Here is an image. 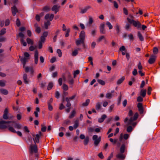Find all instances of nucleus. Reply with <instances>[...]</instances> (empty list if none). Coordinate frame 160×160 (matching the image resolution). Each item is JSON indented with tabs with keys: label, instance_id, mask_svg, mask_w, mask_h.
Wrapping results in <instances>:
<instances>
[{
	"label": "nucleus",
	"instance_id": "obj_1",
	"mask_svg": "<svg viewBox=\"0 0 160 160\" xmlns=\"http://www.w3.org/2000/svg\"><path fill=\"white\" fill-rule=\"evenodd\" d=\"M132 114L133 112L131 110H130L128 112V116L130 117V118L128 123V124L132 125L133 127V128H134L137 124V123L133 122L137 120L138 117V114L137 112H136L134 114V116L132 117Z\"/></svg>",
	"mask_w": 160,
	"mask_h": 160
},
{
	"label": "nucleus",
	"instance_id": "obj_2",
	"mask_svg": "<svg viewBox=\"0 0 160 160\" xmlns=\"http://www.w3.org/2000/svg\"><path fill=\"white\" fill-rule=\"evenodd\" d=\"M38 150L37 145H31L29 148V156L31 157L34 154L35 157L38 156Z\"/></svg>",
	"mask_w": 160,
	"mask_h": 160
},
{
	"label": "nucleus",
	"instance_id": "obj_3",
	"mask_svg": "<svg viewBox=\"0 0 160 160\" xmlns=\"http://www.w3.org/2000/svg\"><path fill=\"white\" fill-rule=\"evenodd\" d=\"M128 22L132 25L137 28L138 29L140 28L141 26V23L138 21H136L133 19H131L128 18H127Z\"/></svg>",
	"mask_w": 160,
	"mask_h": 160
},
{
	"label": "nucleus",
	"instance_id": "obj_4",
	"mask_svg": "<svg viewBox=\"0 0 160 160\" xmlns=\"http://www.w3.org/2000/svg\"><path fill=\"white\" fill-rule=\"evenodd\" d=\"M13 122H5L3 120L0 121V129H4L7 128H8L9 126H10L9 124H12Z\"/></svg>",
	"mask_w": 160,
	"mask_h": 160
},
{
	"label": "nucleus",
	"instance_id": "obj_5",
	"mask_svg": "<svg viewBox=\"0 0 160 160\" xmlns=\"http://www.w3.org/2000/svg\"><path fill=\"white\" fill-rule=\"evenodd\" d=\"M41 135V132H39L38 134H37L36 135H32V136L34 138H33L34 142L35 143H38L39 142V139Z\"/></svg>",
	"mask_w": 160,
	"mask_h": 160
},
{
	"label": "nucleus",
	"instance_id": "obj_6",
	"mask_svg": "<svg viewBox=\"0 0 160 160\" xmlns=\"http://www.w3.org/2000/svg\"><path fill=\"white\" fill-rule=\"evenodd\" d=\"M92 139L94 141V144L95 145L97 146L101 141V137L98 138L97 135H94L92 137Z\"/></svg>",
	"mask_w": 160,
	"mask_h": 160
},
{
	"label": "nucleus",
	"instance_id": "obj_7",
	"mask_svg": "<svg viewBox=\"0 0 160 160\" xmlns=\"http://www.w3.org/2000/svg\"><path fill=\"white\" fill-rule=\"evenodd\" d=\"M14 122L13 123V124H9V125H10V127H12V126H14V127L16 128H17L18 129H20L22 127V125L19 123H16L15 121H9V122Z\"/></svg>",
	"mask_w": 160,
	"mask_h": 160
},
{
	"label": "nucleus",
	"instance_id": "obj_8",
	"mask_svg": "<svg viewBox=\"0 0 160 160\" xmlns=\"http://www.w3.org/2000/svg\"><path fill=\"white\" fill-rule=\"evenodd\" d=\"M100 32L101 34H104L106 33V30L105 28V24L103 23H101L99 27Z\"/></svg>",
	"mask_w": 160,
	"mask_h": 160
},
{
	"label": "nucleus",
	"instance_id": "obj_9",
	"mask_svg": "<svg viewBox=\"0 0 160 160\" xmlns=\"http://www.w3.org/2000/svg\"><path fill=\"white\" fill-rule=\"evenodd\" d=\"M71 76V74L70 72L68 71L66 72L64 74L62 75L63 78H60L58 80H62L63 79L64 80L66 79V78H70Z\"/></svg>",
	"mask_w": 160,
	"mask_h": 160
},
{
	"label": "nucleus",
	"instance_id": "obj_10",
	"mask_svg": "<svg viewBox=\"0 0 160 160\" xmlns=\"http://www.w3.org/2000/svg\"><path fill=\"white\" fill-rule=\"evenodd\" d=\"M156 57L154 55H152L149 59L148 60V62L150 64H152L156 60Z\"/></svg>",
	"mask_w": 160,
	"mask_h": 160
},
{
	"label": "nucleus",
	"instance_id": "obj_11",
	"mask_svg": "<svg viewBox=\"0 0 160 160\" xmlns=\"http://www.w3.org/2000/svg\"><path fill=\"white\" fill-rule=\"evenodd\" d=\"M8 130L13 132L14 133H17V134L20 136H22V133L20 132V131H18L16 132V131L12 127H11L9 126V127L8 128Z\"/></svg>",
	"mask_w": 160,
	"mask_h": 160
},
{
	"label": "nucleus",
	"instance_id": "obj_12",
	"mask_svg": "<svg viewBox=\"0 0 160 160\" xmlns=\"http://www.w3.org/2000/svg\"><path fill=\"white\" fill-rule=\"evenodd\" d=\"M129 135L128 134H125L123 135L122 134H121L119 138V140L120 141H121L123 138L124 139L127 140L129 138Z\"/></svg>",
	"mask_w": 160,
	"mask_h": 160
},
{
	"label": "nucleus",
	"instance_id": "obj_13",
	"mask_svg": "<svg viewBox=\"0 0 160 160\" xmlns=\"http://www.w3.org/2000/svg\"><path fill=\"white\" fill-rule=\"evenodd\" d=\"M138 110L140 114H142L143 112V108L141 103H139L137 105Z\"/></svg>",
	"mask_w": 160,
	"mask_h": 160
},
{
	"label": "nucleus",
	"instance_id": "obj_14",
	"mask_svg": "<svg viewBox=\"0 0 160 160\" xmlns=\"http://www.w3.org/2000/svg\"><path fill=\"white\" fill-rule=\"evenodd\" d=\"M38 52L37 50L35 52L34 55V62L36 64H37L38 63Z\"/></svg>",
	"mask_w": 160,
	"mask_h": 160
},
{
	"label": "nucleus",
	"instance_id": "obj_15",
	"mask_svg": "<svg viewBox=\"0 0 160 160\" xmlns=\"http://www.w3.org/2000/svg\"><path fill=\"white\" fill-rule=\"evenodd\" d=\"M60 8V6H58L56 5H54L52 7V11H54L55 13L56 14Z\"/></svg>",
	"mask_w": 160,
	"mask_h": 160
},
{
	"label": "nucleus",
	"instance_id": "obj_16",
	"mask_svg": "<svg viewBox=\"0 0 160 160\" xmlns=\"http://www.w3.org/2000/svg\"><path fill=\"white\" fill-rule=\"evenodd\" d=\"M11 10L12 14L13 16H15L16 15V13L18 12L17 8L15 6L11 8Z\"/></svg>",
	"mask_w": 160,
	"mask_h": 160
},
{
	"label": "nucleus",
	"instance_id": "obj_17",
	"mask_svg": "<svg viewBox=\"0 0 160 160\" xmlns=\"http://www.w3.org/2000/svg\"><path fill=\"white\" fill-rule=\"evenodd\" d=\"M85 32L84 31H81L79 35V39L85 41Z\"/></svg>",
	"mask_w": 160,
	"mask_h": 160
},
{
	"label": "nucleus",
	"instance_id": "obj_18",
	"mask_svg": "<svg viewBox=\"0 0 160 160\" xmlns=\"http://www.w3.org/2000/svg\"><path fill=\"white\" fill-rule=\"evenodd\" d=\"M107 116L106 114H103L102 115L101 117L98 119V121L100 123H101L103 122L105 119L107 118Z\"/></svg>",
	"mask_w": 160,
	"mask_h": 160
},
{
	"label": "nucleus",
	"instance_id": "obj_19",
	"mask_svg": "<svg viewBox=\"0 0 160 160\" xmlns=\"http://www.w3.org/2000/svg\"><path fill=\"white\" fill-rule=\"evenodd\" d=\"M24 69L26 72H28L29 71L31 74H32L34 72L33 69L32 67L29 68L28 67H26L24 68Z\"/></svg>",
	"mask_w": 160,
	"mask_h": 160
},
{
	"label": "nucleus",
	"instance_id": "obj_20",
	"mask_svg": "<svg viewBox=\"0 0 160 160\" xmlns=\"http://www.w3.org/2000/svg\"><path fill=\"white\" fill-rule=\"evenodd\" d=\"M28 58H26L25 57H24L23 58H21L20 59V60L21 61L22 63L23 64V68H25V65L26 63V62H28Z\"/></svg>",
	"mask_w": 160,
	"mask_h": 160
},
{
	"label": "nucleus",
	"instance_id": "obj_21",
	"mask_svg": "<svg viewBox=\"0 0 160 160\" xmlns=\"http://www.w3.org/2000/svg\"><path fill=\"white\" fill-rule=\"evenodd\" d=\"M123 153H119L116 155V157L117 158L121 159H124L125 158V156L123 154Z\"/></svg>",
	"mask_w": 160,
	"mask_h": 160
},
{
	"label": "nucleus",
	"instance_id": "obj_22",
	"mask_svg": "<svg viewBox=\"0 0 160 160\" xmlns=\"http://www.w3.org/2000/svg\"><path fill=\"white\" fill-rule=\"evenodd\" d=\"M91 8V7L90 6H87L85 7L84 9H82L80 13L82 14L84 13H86L87 11Z\"/></svg>",
	"mask_w": 160,
	"mask_h": 160
},
{
	"label": "nucleus",
	"instance_id": "obj_23",
	"mask_svg": "<svg viewBox=\"0 0 160 160\" xmlns=\"http://www.w3.org/2000/svg\"><path fill=\"white\" fill-rule=\"evenodd\" d=\"M89 18V21L88 23L87 24V25H89V26H90L93 23V19L92 17L91 16H88Z\"/></svg>",
	"mask_w": 160,
	"mask_h": 160
},
{
	"label": "nucleus",
	"instance_id": "obj_24",
	"mask_svg": "<svg viewBox=\"0 0 160 160\" xmlns=\"http://www.w3.org/2000/svg\"><path fill=\"white\" fill-rule=\"evenodd\" d=\"M84 42V41L82 39H77L76 40V44L77 46H78L81 44H83Z\"/></svg>",
	"mask_w": 160,
	"mask_h": 160
},
{
	"label": "nucleus",
	"instance_id": "obj_25",
	"mask_svg": "<svg viewBox=\"0 0 160 160\" xmlns=\"http://www.w3.org/2000/svg\"><path fill=\"white\" fill-rule=\"evenodd\" d=\"M137 35L140 41H144V38L143 37L141 33L140 32H138Z\"/></svg>",
	"mask_w": 160,
	"mask_h": 160
},
{
	"label": "nucleus",
	"instance_id": "obj_26",
	"mask_svg": "<svg viewBox=\"0 0 160 160\" xmlns=\"http://www.w3.org/2000/svg\"><path fill=\"white\" fill-rule=\"evenodd\" d=\"M0 92L3 94L6 95L8 94V91L5 89H0Z\"/></svg>",
	"mask_w": 160,
	"mask_h": 160
},
{
	"label": "nucleus",
	"instance_id": "obj_27",
	"mask_svg": "<svg viewBox=\"0 0 160 160\" xmlns=\"http://www.w3.org/2000/svg\"><path fill=\"white\" fill-rule=\"evenodd\" d=\"M44 24L45 29H47L48 28V26L50 25L51 23L48 20L47 22H44Z\"/></svg>",
	"mask_w": 160,
	"mask_h": 160
},
{
	"label": "nucleus",
	"instance_id": "obj_28",
	"mask_svg": "<svg viewBox=\"0 0 160 160\" xmlns=\"http://www.w3.org/2000/svg\"><path fill=\"white\" fill-rule=\"evenodd\" d=\"M146 90L145 89L142 90L140 92V95L142 97H144L146 95Z\"/></svg>",
	"mask_w": 160,
	"mask_h": 160
},
{
	"label": "nucleus",
	"instance_id": "obj_29",
	"mask_svg": "<svg viewBox=\"0 0 160 160\" xmlns=\"http://www.w3.org/2000/svg\"><path fill=\"white\" fill-rule=\"evenodd\" d=\"M95 108L97 111L100 110L101 109V105L100 102H98L96 103Z\"/></svg>",
	"mask_w": 160,
	"mask_h": 160
},
{
	"label": "nucleus",
	"instance_id": "obj_30",
	"mask_svg": "<svg viewBox=\"0 0 160 160\" xmlns=\"http://www.w3.org/2000/svg\"><path fill=\"white\" fill-rule=\"evenodd\" d=\"M125 145L124 144H122L120 148V151L121 153H123L125 151Z\"/></svg>",
	"mask_w": 160,
	"mask_h": 160
},
{
	"label": "nucleus",
	"instance_id": "obj_31",
	"mask_svg": "<svg viewBox=\"0 0 160 160\" xmlns=\"http://www.w3.org/2000/svg\"><path fill=\"white\" fill-rule=\"evenodd\" d=\"M40 112V109L38 107H37L36 108V111L34 112L35 116L36 118L38 117V112Z\"/></svg>",
	"mask_w": 160,
	"mask_h": 160
},
{
	"label": "nucleus",
	"instance_id": "obj_32",
	"mask_svg": "<svg viewBox=\"0 0 160 160\" xmlns=\"http://www.w3.org/2000/svg\"><path fill=\"white\" fill-rule=\"evenodd\" d=\"M6 33V29L3 28L0 31V36L5 34Z\"/></svg>",
	"mask_w": 160,
	"mask_h": 160
},
{
	"label": "nucleus",
	"instance_id": "obj_33",
	"mask_svg": "<svg viewBox=\"0 0 160 160\" xmlns=\"http://www.w3.org/2000/svg\"><path fill=\"white\" fill-rule=\"evenodd\" d=\"M76 113V112L75 110H73L71 112L70 115H69V118H73Z\"/></svg>",
	"mask_w": 160,
	"mask_h": 160
},
{
	"label": "nucleus",
	"instance_id": "obj_34",
	"mask_svg": "<svg viewBox=\"0 0 160 160\" xmlns=\"http://www.w3.org/2000/svg\"><path fill=\"white\" fill-rule=\"evenodd\" d=\"M70 123V120H67L65 121H64L63 123H62V125L63 126H65L66 125H67L68 124H69Z\"/></svg>",
	"mask_w": 160,
	"mask_h": 160
},
{
	"label": "nucleus",
	"instance_id": "obj_35",
	"mask_svg": "<svg viewBox=\"0 0 160 160\" xmlns=\"http://www.w3.org/2000/svg\"><path fill=\"white\" fill-rule=\"evenodd\" d=\"M66 100L67 102V104L66 105L67 107H70L71 106V104L70 103L69 98H66Z\"/></svg>",
	"mask_w": 160,
	"mask_h": 160
},
{
	"label": "nucleus",
	"instance_id": "obj_36",
	"mask_svg": "<svg viewBox=\"0 0 160 160\" xmlns=\"http://www.w3.org/2000/svg\"><path fill=\"white\" fill-rule=\"evenodd\" d=\"M27 41L28 44H31L32 45H33V41L31 40L30 38H27Z\"/></svg>",
	"mask_w": 160,
	"mask_h": 160
},
{
	"label": "nucleus",
	"instance_id": "obj_37",
	"mask_svg": "<svg viewBox=\"0 0 160 160\" xmlns=\"http://www.w3.org/2000/svg\"><path fill=\"white\" fill-rule=\"evenodd\" d=\"M96 32L97 30L96 29H94L92 30L91 32V35L93 37L95 36V35H96Z\"/></svg>",
	"mask_w": 160,
	"mask_h": 160
},
{
	"label": "nucleus",
	"instance_id": "obj_38",
	"mask_svg": "<svg viewBox=\"0 0 160 160\" xmlns=\"http://www.w3.org/2000/svg\"><path fill=\"white\" fill-rule=\"evenodd\" d=\"M78 53V50L75 49L73 51H72V55L73 56H76Z\"/></svg>",
	"mask_w": 160,
	"mask_h": 160
},
{
	"label": "nucleus",
	"instance_id": "obj_39",
	"mask_svg": "<svg viewBox=\"0 0 160 160\" xmlns=\"http://www.w3.org/2000/svg\"><path fill=\"white\" fill-rule=\"evenodd\" d=\"M89 141V138L88 137H87L84 141V144L86 145L88 144Z\"/></svg>",
	"mask_w": 160,
	"mask_h": 160
},
{
	"label": "nucleus",
	"instance_id": "obj_40",
	"mask_svg": "<svg viewBox=\"0 0 160 160\" xmlns=\"http://www.w3.org/2000/svg\"><path fill=\"white\" fill-rule=\"evenodd\" d=\"M21 42L22 44L25 47L27 46V43L25 41V40L23 38L21 39Z\"/></svg>",
	"mask_w": 160,
	"mask_h": 160
},
{
	"label": "nucleus",
	"instance_id": "obj_41",
	"mask_svg": "<svg viewBox=\"0 0 160 160\" xmlns=\"http://www.w3.org/2000/svg\"><path fill=\"white\" fill-rule=\"evenodd\" d=\"M106 25L108 27L109 29H112L113 27L112 26L109 22H106Z\"/></svg>",
	"mask_w": 160,
	"mask_h": 160
},
{
	"label": "nucleus",
	"instance_id": "obj_42",
	"mask_svg": "<svg viewBox=\"0 0 160 160\" xmlns=\"http://www.w3.org/2000/svg\"><path fill=\"white\" fill-rule=\"evenodd\" d=\"M53 87V83L51 82H50L49 84L48 85V88L47 89L48 90H49L51 89V88H52V87Z\"/></svg>",
	"mask_w": 160,
	"mask_h": 160
},
{
	"label": "nucleus",
	"instance_id": "obj_43",
	"mask_svg": "<svg viewBox=\"0 0 160 160\" xmlns=\"http://www.w3.org/2000/svg\"><path fill=\"white\" fill-rule=\"evenodd\" d=\"M90 102V100L89 99H87L86 102L82 103V105L84 106H86L88 105Z\"/></svg>",
	"mask_w": 160,
	"mask_h": 160
},
{
	"label": "nucleus",
	"instance_id": "obj_44",
	"mask_svg": "<svg viewBox=\"0 0 160 160\" xmlns=\"http://www.w3.org/2000/svg\"><path fill=\"white\" fill-rule=\"evenodd\" d=\"M6 41V38L5 37L0 36V42H5Z\"/></svg>",
	"mask_w": 160,
	"mask_h": 160
},
{
	"label": "nucleus",
	"instance_id": "obj_45",
	"mask_svg": "<svg viewBox=\"0 0 160 160\" xmlns=\"http://www.w3.org/2000/svg\"><path fill=\"white\" fill-rule=\"evenodd\" d=\"M133 129V128L132 126H129L127 128V131L128 132H130L132 131Z\"/></svg>",
	"mask_w": 160,
	"mask_h": 160
},
{
	"label": "nucleus",
	"instance_id": "obj_46",
	"mask_svg": "<svg viewBox=\"0 0 160 160\" xmlns=\"http://www.w3.org/2000/svg\"><path fill=\"white\" fill-rule=\"evenodd\" d=\"M62 88L64 90L67 91L68 89V86L66 84L64 83L62 86Z\"/></svg>",
	"mask_w": 160,
	"mask_h": 160
},
{
	"label": "nucleus",
	"instance_id": "obj_47",
	"mask_svg": "<svg viewBox=\"0 0 160 160\" xmlns=\"http://www.w3.org/2000/svg\"><path fill=\"white\" fill-rule=\"evenodd\" d=\"M43 10L44 11L48 12L50 10V8L48 6H46L43 7Z\"/></svg>",
	"mask_w": 160,
	"mask_h": 160
},
{
	"label": "nucleus",
	"instance_id": "obj_48",
	"mask_svg": "<svg viewBox=\"0 0 160 160\" xmlns=\"http://www.w3.org/2000/svg\"><path fill=\"white\" fill-rule=\"evenodd\" d=\"M153 52L154 54H157L158 52V48L156 47H154L153 49Z\"/></svg>",
	"mask_w": 160,
	"mask_h": 160
},
{
	"label": "nucleus",
	"instance_id": "obj_49",
	"mask_svg": "<svg viewBox=\"0 0 160 160\" xmlns=\"http://www.w3.org/2000/svg\"><path fill=\"white\" fill-rule=\"evenodd\" d=\"M112 97V95L110 93H108L106 94V97L108 99H110Z\"/></svg>",
	"mask_w": 160,
	"mask_h": 160
},
{
	"label": "nucleus",
	"instance_id": "obj_50",
	"mask_svg": "<svg viewBox=\"0 0 160 160\" xmlns=\"http://www.w3.org/2000/svg\"><path fill=\"white\" fill-rule=\"evenodd\" d=\"M79 72H80V71H79V70H76L73 73L74 78H75L76 76L78 74H79Z\"/></svg>",
	"mask_w": 160,
	"mask_h": 160
},
{
	"label": "nucleus",
	"instance_id": "obj_51",
	"mask_svg": "<svg viewBox=\"0 0 160 160\" xmlns=\"http://www.w3.org/2000/svg\"><path fill=\"white\" fill-rule=\"evenodd\" d=\"M78 126V120H76L75 122V123L74 125V128L76 129Z\"/></svg>",
	"mask_w": 160,
	"mask_h": 160
},
{
	"label": "nucleus",
	"instance_id": "obj_52",
	"mask_svg": "<svg viewBox=\"0 0 160 160\" xmlns=\"http://www.w3.org/2000/svg\"><path fill=\"white\" fill-rule=\"evenodd\" d=\"M115 28L117 33H119L120 32L119 26L118 24H116L115 25Z\"/></svg>",
	"mask_w": 160,
	"mask_h": 160
},
{
	"label": "nucleus",
	"instance_id": "obj_53",
	"mask_svg": "<svg viewBox=\"0 0 160 160\" xmlns=\"http://www.w3.org/2000/svg\"><path fill=\"white\" fill-rule=\"evenodd\" d=\"M122 98V95H120L118 97V105H119L121 103V101Z\"/></svg>",
	"mask_w": 160,
	"mask_h": 160
},
{
	"label": "nucleus",
	"instance_id": "obj_54",
	"mask_svg": "<svg viewBox=\"0 0 160 160\" xmlns=\"http://www.w3.org/2000/svg\"><path fill=\"white\" fill-rule=\"evenodd\" d=\"M57 52L58 54V56L59 57H61L62 56V52L60 49H58L57 51Z\"/></svg>",
	"mask_w": 160,
	"mask_h": 160
},
{
	"label": "nucleus",
	"instance_id": "obj_55",
	"mask_svg": "<svg viewBox=\"0 0 160 160\" xmlns=\"http://www.w3.org/2000/svg\"><path fill=\"white\" fill-rule=\"evenodd\" d=\"M109 140L113 144H115L116 143L117 141V139H113L111 138L109 139Z\"/></svg>",
	"mask_w": 160,
	"mask_h": 160
},
{
	"label": "nucleus",
	"instance_id": "obj_56",
	"mask_svg": "<svg viewBox=\"0 0 160 160\" xmlns=\"http://www.w3.org/2000/svg\"><path fill=\"white\" fill-rule=\"evenodd\" d=\"M70 32V29L68 28L66 31V33L65 35V37H68L69 36V32Z\"/></svg>",
	"mask_w": 160,
	"mask_h": 160
},
{
	"label": "nucleus",
	"instance_id": "obj_57",
	"mask_svg": "<svg viewBox=\"0 0 160 160\" xmlns=\"http://www.w3.org/2000/svg\"><path fill=\"white\" fill-rule=\"evenodd\" d=\"M37 48V46L34 47L32 46H31L29 48V50L30 51H33L34 50Z\"/></svg>",
	"mask_w": 160,
	"mask_h": 160
},
{
	"label": "nucleus",
	"instance_id": "obj_58",
	"mask_svg": "<svg viewBox=\"0 0 160 160\" xmlns=\"http://www.w3.org/2000/svg\"><path fill=\"white\" fill-rule=\"evenodd\" d=\"M114 104H112L110 106V107H109V108L108 109V111L109 112H111L112 111L113 109V108L114 107Z\"/></svg>",
	"mask_w": 160,
	"mask_h": 160
},
{
	"label": "nucleus",
	"instance_id": "obj_59",
	"mask_svg": "<svg viewBox=\"0 0 160 160\" xmlns=\"http://www.w3.org/2000/svg\"><path fill=\"white\" fill-rule=\"evenodd\" d=\"M123 13L124 14L127 15L128 14V10L125 8H124L123 9Z\"/></svg>",
	"mask_w": 160,
	"mask_h": 160
},
{
	"label": "nucleus",
	"instance_id": "obj_60",
	"mask_svg": "<svg viewBox=\"0 0 160 160\" xmlns=\"http://www.w3.org/2000/svg\"><path fill=\"white\" fill-rule=\"evenodd\" d=\"M88 129L89 132H92L94 131V128L91 127H89L88 128Z\"/></svg>",
	"mask_w": 160,
	"mask_h": 160
},
{
	"label": "nucleus",
	"instance_id": "obj_61",
	"mask_svg": "<svg viewBox=\"0 0 160 160\" xmlns=\"http://www.w3.org/2000/svg\"><path fill=\"white\" fill-rule=\"evenodd\" d=\"M45 40V38L43 37V36H41L40 38V40L39 42L44 43Z\"/></svg>",
	"mask_w": 160,
	"mask_h": 160
},
{
	"label": "nucleus",
	"instance_id": "obj_62",
	"mask_svg": "<svg viewBox=\"0 0 160 160\" xmlns=\"http://www.w3.org/2000/svg\"><path fill=\"white\" fill-rule=\"evenodd\" d=\"M41 126L42 127V128H41V130L42 131L44 132L46 131L47 129V128L45 126H44L43 125H42Z\"/></svg>",
	"mask_w": 160,
	"mask_h": 160
},
{
	"label": "nucleus",
	"instance_id": "obj_63",
	"mask_svg": "<svg viewBox=\"0 0 160 160\" xmlns=\"http://www.w3.org/2000/svg\"><path fill=\"white\" fill-rule=\"evenodd\" d=\"M152 90V88L151 87H148V95H150L151 94V92Z\"/></svg>",
	"mask_w": 160,
	"mask_h": 160
},
{
	"label": "nucleus",
	"instance_id": "obj_64",
	"mask_svg": "<svg viewBox=\"0 0 160 160\" xmlns=\"http://www.w3.org/2000/svg\"><path fill=\"white\" fill-rule=\"evenodd\" d=\"M127 101L126 99L124 100L122 102V104L123 105V107H125L127 104Z\"/></svg>",
	"mask_w": 160,
	"mask_h": 160
}]
</instances>
